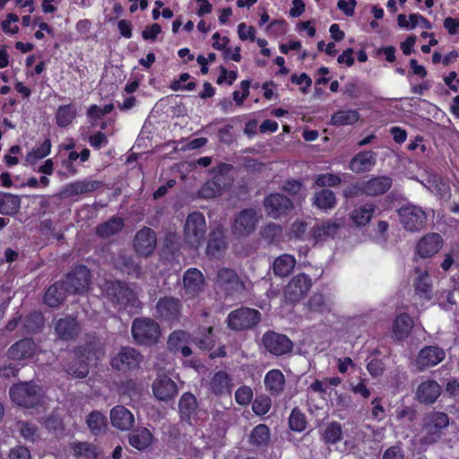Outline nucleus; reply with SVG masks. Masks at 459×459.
I'll list each match as a JSON object with an SVG mask.
<instances>
[{"mask_svg":"<svg viewBox=\"0 0 459 459\" xmlns=\"http://www.w3.org/2000/svg\"><path fill=\"white\" fill-rule=\"evenodd\" d=\"M449 425V417L442 411H430L427 413L421 425V442L424 444L436 443Z\"/></svg>","mask_w":459,"mask_h":459,"instance_id":"f257e3e1","label":"nucleus"},{"mask_svg":"<svg viewBox=\"0 0 459 459\" xmlns=\"http://www.w3.org/2000/svg\"><path fill=\"white\" fill-rule=\"evenodd\" d=\"M206 221L204 215L194 212L187 215L184 226V240L192 248H198L205 239Z\"/></svg>","mask_w":459,"mask_h":459,"instance_id":"f03ea898","label":"nucleus"},{"mask_svg":"<svg viewBox=\"0 0 459 459\" xmlns=\"http://www.w3.org/2000/svg\"><path fill=\"white\" fill-rule=\"evenodd\" d=\"M231 167L221 163L212 169L213 178L207 181L198 191L202 198L212 199L221 195L223 190L230 186V180L228 173Z\"/></svg>","mask_w":459,"mask_h":459,"instance_id":"7ed1b4c3","label":"nucleus"},{"mask_svg":"<svg viewBox=\"0 0 459 459\" xmlns=\"http://www.w3.org/2000/svg\"><path fill=\"white\" fill-rule=\"evenodd\" d=\"M102 291L113 302L125 307H138L139 300L136 293L121 281H106L101 287Z\"/></svg>","mask_w":459,"mask_h":459,"instance_id":"20e7f679","label":"nucleus"},{"mask_svg":"<svg viewBox=\"0 0 459 459\" xmlns=\"http://www.w3.org/2000/svg\"><path fill=\"white\" fill-rule=\"evenodd\" d=\"M131 332L135 342L142 345L155 344L160 336V328L158 323L145 317L134 319Z\"/></svg>","mask_w":459,"mask_h":459,"instance_id":"39448f33","label":"nucleus"},{"mask_svg":"<svg viewBox=\"0 0 459 459\" xmlns=\"http://www.w3.org/2000/svg\"><path fill=\"white\" fill-rule=\"evenodd\" d=\"M262 214L255 208H246L238 212L231 225L232 233L238 238H246L253 234L260 221Z\"/></svg>","mask_w":459,"mask_h":459,"instance_id":"423d86ee","label":"nucleus"},{"mask_svg":"<svg viewBox=\"0 0 459 459\" xmlns=\"http://www.w3.org/2000/svg\"><path fill=\"white\" fill-rule=\"evenodd\" d=\"M12 401L19 406L32 408L41 403L40 388L29 382L13 385L9 391Z\"/></svg>","mask_w":459,"mask_h":459,"instance_id":"0eeeda50","label":"nucleus"},{"mask_svg":"<svg viewBox=\"0 0 459 459\" xmlns=\"http://www.w3.org/2000/svg\"><path fill=\"white\" fill-rule=\"evenodd\" d=\"M260 320L261 314L258 310L241 307L229 314L228 325L232 330L242 331L255 327Z\"/></svg>","mask_w":459,"mask_h":459,"instance_id":"6e6552de","label":"nucleus"},{"mask_svg":"<svg viewBox=\"0 0 459 459\" xmlns=\"http://www.w3.org/2000/svg\"><path fill=\"white\" fill-rule=\"evenodd\" d=\"M291 341L284 334L274 331L264 333L261 339V347L264 351L274 356L287 354L292 350Z\"/></svg>","mask_w":459,"mask_h":459,"instance_id":"1a4fd4ad","label":"nucleus"},{"mask_svg":"<svg viewBox=\"0 0 459 459\" xmlns=\"http://www.w3.org/2000/svg\"><path fill=\"white\" fill-rule=\"evenodd\" d=\"M91 283V273L84 265H79L68 273L64 285L68 293L82 294L89 290Z\"/></svg>","mask_w":459,"mask_h":459,"instance_id":"9d476101","label":"nucleus"},{"mask_svg":"<svg viewBox=\"0 0 459 459\" xmlns=\"http://www.w3.org/2000/svg\"><path fill=\"white\" fill-rule=\"evenodd\" d=\"M401 223L409 231H419L424 228L427 214L419 206L406 205L398 210Z\"/></svg>","mask_w":459,"mask_h":459,"instance_id":"9b49d317","label":"nucleus"},{"mask_svg":"<svg viewBox=\"0 0 459 459\" xmlns=\"http://www.w3.org/2000/svg\"><path fill=\"white\" fill-rule=\"evenodd\" d=\"M216 283L230 296H239L246 290L244 282L238 274L233 270L225 267L218 270Z\"/></svg>","mask_w":459,"mask_h":459,"instance_id":"f8f14e48","label":"nucleus"},{"mask_svg":"<svg viewBox=\"0 0 459 459\" xmlns=\"http://www.w3.org/2000/svg\"><path fill=\"white\" fill-rule=\"evenodd\" d=\"M143 356L132 347H123L111 359L112 367L119 371H129L137 368Z\"/></svg>","mask_w":459,"mask_h":459,"instance_id":"ddd939ff","label":"nucleus"},{"mask_svg":"<svg viewBox=\"0 0 459 459\" xmlns=\"http://www.w3.org/2000/svg\"><path fill=\"white\" fill-rule=\"evenodd\" d=\"M311 287V279L305 273H299L293 277L287 284L284 290V299L295 303L302 299Z\"/></svg>","mask_w":459,"mask_h":459,"instance_id":"4468645a","label":"nucleus"},{"mask_svg":"<svg viewBox=\"0 0 459 459\" xmlns=\"http://www.w3.org/2000/svg\"><path fill=\"white\" fill-rule=\"evenodd\" d=\"M204 276L197 268H189L183 276V295L186 298L197 297L204 290Z\"/></svg>","mask_w":459,"mask_h":459,"instance_id":"2eb2a0df","label":"nucleus"},{"mask_svg":"<svg viewBox=\"0 0 459 459\" xmlns=\"http://www.w3.org/2000/svg\"><path fill=\"white\" fill-rule=\"evenodd\" d=\"M264 210L268 216L278 219L293 208L292 201L281 194H271L264 200Z\"/></svg>","mask_w":459,"mask_h":459,"instance_id":"dca6fc26","label":"nucleus"},{"mask_svg":"<svg viewBox=\"0 0 459 459\" xmlns=\"http://www.w3.org/2000/svg\"><path fill=\"white\" fill-rule=\"evenodd\" d=\"M156 234L153 230L143 227L138 230L134 238V248L143 256L151 255L156 247Z\"/></svg>","mask_w":459,"mask_h":459,"instance_id":"f3484780","label":"nucleus"},{"mask_svg":"<svg viewBox=\"0 0 459 459\" xmlns=\"http://www.w3.org/2000/svg\"><path fill=\"white\" fill-rule=\"evenodd\" d=\"M446 353L437 346H426L422 348L416 358V366L420 371L434 367L445 359Z\"/></svg>","mask_w":459,"mask_h":459,"instance_id":"a211bd4d","label":"nucleus"},{"mask_svg":"<svg viewBox=\"0 0 459 459\" xmlns=\"http://www.w3.org/2000/svg\"><path fill=\"white\" fill-rule=\"evenodd\" d=\"M154 396L160 401H169L178 394L176 383L166 375H159L152 383Z\"/></svg>","mask_w":459,"mask_h":459,"instance_id":"6ab92c4d","label":"nucleus"},{"mask_svg":"<svg viewBox=\"0 0 459 459\" xmlns=\"http://www.w3.org/2000/svg\"><path fill=\"white\" fill-rule=\"evenodd\" d=\"M110 420L114 428L122 431H127L134 426V417L126 407L117 405L110 411Z\"/></svg>","mask_w":459,"mask_h":459,"instance_id":"aec40b11","label":"nucleus"},{"mask_svg":"<svg viewBox=\"0 0 459 459\" xmlns=\"http://www.w3.org/2000/svg\"><path fill=\"white\" fill-rule=\"evenodd\" d=\"M441 394V386L434 380L423 381L416 390V398L421 403H433Z\"/></svg>","mask_w":459,"mask_h":459,"instance_id":"412c9836","label":"nucleus"},{"mask_svg":"<svg viewBox=\"0 0 459 459\" xmlns=\"http://www.w3.org/2000/svg\"><path fill=\"white\" fill-rule=\"evenodd\" d=\"M442 247V238L437 233L424 236L417 245V253L420 257L427 258L437 254Z\"/></svg>","mask_w":459,"mask_h":459,"instance_id":"4be33fe9","label":"nucleus"},{"mask_svg":"<svg viewBox=\"0 0 459 459\" xmlns=\"http://www.w3.org/2000/svg\"><path fill=\"white\" fill-rule=\"evenodd\" d=\"M393 180L387 176H379L363 181V190L366 195L376 196L386 193L392 186Z\"/></svg>","mask_w":459,"mask_h":459,"instance_id":"5701e85b","label":"nucleus"},{"mask_svg":"<svg viewBox=\"0 0 459 459\" xmlns=\"http://www.w3.org/2000/svg\"><path fill=\"white\" fill-rule=\"evenodd\" d=\"M180 301L178 299L166 297L160 299L156 306L157 314L165 320H173L180 312Z\"/></svg>","mask_w":459,"mask_h":459,"instance_id":"b1692460","label":"nucleus"},{"mask_svg":"<svg viewBox=\"0 0 459 459\" xmlns=\"http://www.w3.org/2000/svg\"><path fill=\"white\" fill-rule=\"evenodd\" d=\"M377 162V153L371 151L359 152L350 162V169L355 173L370 170Z\"/></svg>","mask_w":459,"mask_h":459,"instance_id":"393cba45","label":"nucleus"},{"mask_svg":"<svg viewBox=\"0 0 459 459\" xmlns=\"http://www.w3.org/2000/svg\"><path fill=\"white\" fill-rule=\"evenodd\" d=\"M101 186V182L98 180H80L68 184L62 191V195L65 198L77 195L92 192Z\"/></svg>","mask_w":459,"mask_h":459,"instance_id":"a878e982","label":"nucleus"},{"mask_svg":"<svg viewBox=\"0 0 459 459\" xmlns=\"http://www.w3.org/2000/svg\"><path fill=\"white\" fill-rule=\"evenodd\" d=\"M270 439L271 431L265 424L255 426L248 436V443L256 450L266 449Z\"/></svg>","mask_w":459,"mask_h":459,"instance_id":"bb28decb","label":"nucleus"},{"mask_svg":"<svg viewBox=\"0 0 459 459\" xmlns=\"http://www.w3.org/2000/svg\"><path fill=\"white\" fill-rule=\"evenodd\" d=\"M267 392L272 395H280L285 387V377L280 369L269 370L264 379Z\"/></svg>","mask_w":459,"mask_h":459,"instance_id":"cd10ccee","label":"nucleus"},{"mask_svg":"<svg viewBox=\"0 0 459 459\" xmlns=\"http://www.w3.org/2000/svg\"><path fill=\"white\" fill-rule=\"evenodd\" d=\"M178 408L181 418L188 422L196 419L198 405L196 398L190 393H185L179 399Z\"/></svg>","mask_w":459,"mask_h":459,"instance_id":"c85d7f7f","label":"nucleus"},{"mask_svg":"<svg viewBox=\"0 0 459 459\" xmlns=\"http://www.w3.org/2000/svg\"><path fill=\"white\" fill-rule=\"evenodd\" d=\"M36 345L31 339H22L15 342L8 350V355L13 359H24L34 355Z\"/></svg>","mask_w":459,"mask_h":459,"instance_id":"c756f323","label":"nucleus"},{"mask_svg":"<svg viewBox=\"0 0 459 459\" xmlns=\"http://www.w3.org/2000/svg\"><path fill=\"white\" fill-rule=\"evenodd\" d=\"M188 336L183 331L173 332L168 340V348L169 351L180 353L183 357L191 355L192 351L188 347Z\"/></svg>","mask_w":459,"mask_h":459,"instance_id":"7c9ffc66","label":"nucleus"},{"mask_svg":"<svg viewBox=\"0 0 459 459\" xmlns=\"http://www.w3.org/2000/svg\"><path fill=\"white\" fill-rule=\"evenodd\" d=\"M69 448L74 456L82 459H98L100 451L98 447L89 442L73 441Z\"/></svg>","mask_w":459,"mask_h":459,"instance_id":"2f4dec72","label":"nucleus"},{"mask_svg":"<svg viewBox=\"0 0 459 459\" xmlns=\"http://www.w3.org/2000/svg\"><path fill=\"white\" fill-rule=\"evenodd\" d=\"M55 329L58 337L64 340L74 338L80 330L77 322L71 316L60 318L56 324Z\"/></svg>","mask_w":459,"mask_h":459,"instance_id":"473e14b6","label":"nucleus"},{"mask_svg":"<svg viewBox=\"0 0 459 459\" xmlns=\"http://www.w3.org/2000/svg\"><path fill=\"white\" fill-rule=\"evenodd\" d=\"M376 211L374 204H365L356 207L350 214L352 222L358 227H363L369 223Z\"/></svg>","mask_w":459,"mask_h":459,"instance_id":"72a5a7b5","label":"nucleus"},{"mask_svg":"<svg viewBox=\"0 0 459 459\" xmlns=\"http://www.w3.org/2000/svg\"><path fill=\"white\" fill-rule=\"evenodd\" d=\"M415 273L417 274V277L414 281V289L416 294L423 299H430L432 289L429 274L427 271H421L418 268L415 269Z\"/></svg>","mask_w":459,"mask_h":459,"instance_id":"f704fd0d","label":"nucleus"},{"mask_svg":"<svg viewBox=\"0 0 459 459\" xmlns=\"http://www.w3.org/2000/svg\"><path fill=\"white\" fill-rule=\"evenodd\" d=\"M423 185L430 192L436 194L441 198L446 197L450 190L448 183L434 173H430L427 176Z\"/></svg>","mask_w":459,"mask_h":459,"instance_id":"c9c22d12","label":"nucleus"},{"mask_svg":"<svg viewBox=\"0 0 459 459\" xmlns=\"http://www.w3.org/2000/svg\"><path fill=\"white\" fill-rule=\"evenodd\" d=\"M296 265V259L293 255L283 254L275 258L273 270V273L279 277L288 276Z\"/></svg>","mask_w":459,"mask_h":459,"instance_id":"e433bc0d","label":"nucleus"},{"mask_svg":"<svg viewBox=\"0 0 459 459\" xmlns=\"http://www.w3.org/2000/svg\"><path fill=\"white\" fill-rule=\"evenodd\" d=\"M210 389L216 395L230 394L231 383L228 374L223 371L216 372L210 381Z\"/></svg>","mask_w":459,"mask_h":459,"instance_id":"4c0bfd02","label":"nucleus"},{"mask_svg":"<svg viewBox=\"0 0 459 459\" xmlns=\"http://www.w3.org/2000/svg\"><path fill=\"white\" fill-rule=\"evenodd\" d=\"M321 439L326 445L336 444L342 439V428L337 421H332L321 429Z\"/></svg>","mask_w":459,"mask_h":459,"instance_id":"58836bf2","label":"nucleus"},{"mask_svg":"<svg viewBox=\"0 0 459 459\" xmlns=\"http://www.w3.org/2000/svg\"><path fill=\"white\" fill-rule=\"evenodd\" d=\"M86 424L91 433L99 436L107 430V418L99 411H91L86 418Z\"/></svg>","mask_w":459,"mask_h":459,"instance_id":"ea45409f","label":"nucleus"},{"mask_svg":"<svg viewBox=\"0 0 459 459\" xmlns=\"http://www.w3.org/2000/svg\"><path fill=\"white\" fill-rule=\"evenodd\" d=\"M21 208V199L18 195L0 192V213L13 215Z\"/></svg>","mask_w":459,"mask_h":459,"instance_id":"a19ab883","label":"nucleus"},{"mask_svg":"<svg viewBox=\"0 0 459 459\" xmlns=\"http://www.w3.org/2000/svg\"><path fill=\"white\" fill-rule=\"evenodd\" d=\"M397 22L400 27H405L408 29H414L417 26L426 30H430L432 28L431 23L419 13H411L409 17L405 14H399L397 16Z\"/></svg>","mask_w":459,"mask_h":459,"instance_id":"79ce46f5","label":"nucleus"},{"mask_svg":"<svg viewBox=\"0 0 459 459\" xmlns=\"http://www.w3.org/2000/svg\"><path fill=\"white\" fill-rule=\"evenodd\" d=\"M152 432L146 428H141L131 434L129 443L136 449L143 450L152 443Z\"/></svg>","mask_w":459,"mask_h":459,"instance_id":"37998d69","label":"nucleus"},{"mask_svg":"<svg viewBox=\"0 0 459 459\" xmlns=\"http://www.w3.org/2000/svg\"><path fill=\"white\" fill-rule=\"evenodd\" d=\"M313 204L321 210L333 209L336 204L335 195L332 190L321 189L315 193Z\"/></svg>","mask_w":459,"mask_h":459,"instance_id":"c03bdc74","label":"nucleus"},{"mask_svg":"<svg viewBox=\"0 0 459 459\" xmlns=\"http://www.w3.org/2000/svg\"><path fill=\"white\" fill-rule=\"evenodd\" d=\"M65 287L64 281L62 283H56L50 286L45 293L44 302L48 307L58 306L65 299Z\"/></svg>","mask_w":459,"mask_h":459,"instance_id":"a18cd8bd","label":"nucleus"},{"mask_svg":"<svg viewBox=\"0 0 459 459\" xmlns=\"http://www.w3.org/2000/svg\"><path fill=\"white\" fill-rule=\"evenodd\" d=\"M360 117L359 113L353 109H342L333 114L331 124L333 126H347L356 123Z\"/></svg>","mask_w":459,"mask_h":459,"instance_id":"49530a36","label":"nucleus"},{"mask_svg":"<svg viewBox=\"0 0 459 459\" xmlns=\"http://www.w3.org/2000/svg\"><path fill=\"white\" fill-rule=\"evenodd\" d=\"M225 238L221 231L213 232L208 241L206 252L209 255L217 257L226 249Z\"/></svg>","mask_w":459,"mask_h":459,"instance_id":"de8ad7c7","label":"nucleus"},{"mask_svg":"<svg viewBox=\"0 0 459 459\" xmlns=\"http://www.w3.org/2000/svg\"><path fill=\"white\" fill-rule=\"evenodd\" d=\"M51 152V142L46 139L39 146L32 149L25 157V163L34 166L38 160L47 157Z\"/></svg>","mask_w":459,"mask_h":459,"instance_id":"09e8293b","label":"nucleus"},{"mask_svg":"<svg viewBox=\"0 0 459 459\" xmlns=\"http://www.w3.org/2000/svg\"><path fill=\"white\" fill-rule=\"evenodd\" d=\"M76 117V108L73 104L60 106L56 113V122L61 127H66Z\"/></svg>","mask_w":459,"mask_h":459,"instance_id":"8fccbe9b","label":"nucleus"},{"mask_svg":"<svg viewBox=\"0 0 459 459\" xmlns=\"http://www.w3.org/2000/svg\"><path fill=\"white\" fill-rule=\"evenodd\" d=\"M124 227V221L121 218L112 217L108 221L100 224L97 228V233L103 238H108L119 232Z\"/></svg>","mask_w":459,"mask_h":459,"instance_id":"3c124183","label":"nucleus"},{"mask_svg":"<svg viewBox=\"0 0 459 459\" xmlns=\"http://www.w3.org/2000/svg\"><path fill=\"white\" fill-rule=\"evenodd\" d=\"M340 225L335 221H325L313 228V238L315 240H321L325 238L333 237L337 233Z\"/></svg>","mask_w":459,"mask_h":459,"instance_id":"603ef678","label":"nucleus"},{"mask_svg":"<svg viewBox=\"0 0 459 459\" xmlns=\"http://www.w3.org/2000/svg\"><path fill=\"white\" fill-rule=\"evenodd\" d=\"M411 328L412 320L406 314H402L398 316L394 323V333L399 340L406 338L410 333Z\"/></svg>","mask_w":459,"mask_h":459,"instance_id":"864d4df0","label":"nucleus"},{"mask_svg":"<svg viewBox=\"0 0 459 459\" xmlns=\"http://www.w3.org/2000/svg\"><path fill=\"white\" fill-rule=\"evenodd\" d=\"M17 429L20 435L27 441L35 443L40 437L39 429L32 423L27 421H18Z\"/></svg>","mask_w":459,"mask_h":459,"instance_id":"5fc2aeb1","label":"nucleus"},{"mask_svg":"<svg viewBox=\"0 0 459 459\" xmlns=\"http://www.w3.org/2000/svg\"><path fill=\"white\" fill-rule=\"evenodd\" d=\"M282 189L293 197L294 202H301L305 199V190L302 184L298 180L287 181Z\"/></svg>","mask_w":459,"mask_h":459,"instance_id":"6e6d98bb","label":"nucleus"},{"mask_svg":"<svg viewBox=\"0 0 459 459\" xmlns=\"http://www.w3.org/2000/svg\"><path fill=\"white\" fill-rule=\"evenodd\" d=\"M289 424L292 430L300 432L306 428V417L299 409L295 408L290 415Z\"/></svg>","mask_w":459,"mask_h":459,"instance_id":"4d7b16f0","label":"nucleus"},{"mask_svg":"<svg viewBox=\"0 0 459 459\" xmlns=\"http://www.w3.org/2000/svg\"><path fill=\"white\" fill-rule=\"evenodd\" d=\"M281 228L275 223H268L262 230V236L269 242H277L281 237Z\"/></svg>","mask_w":459,"mask_h":459,"instance_id":"13d9d810","label":"nucleus"},{"mask_svg":"<svg viewBox=\"0 0 459 459\" xmlns=\"http://www.w3.org/2000/svg\"><path fill=\"white\" fill-rule=\"evenodd\" d=\"M116 265L122 271L127 273H139V265L136 264L133 258L126 255H120L116 261Z\"/></svg>","mask_w":459,"mask_h":459,"instance_id":"bf43d9fd","label":"nucleus"},{"mask_svg":"<svg viewBox=\"0 0 459 459\" xmlns=\"http://www.w3.org/2000/svg\"><path fill=\"white\" fill-rule=\"evenodd\" d=\"M271 399L266 395L256 397L252 404L253 411L259 416L266 414L271 408Z\"/></svg>","mask_w":459,"mask_h":459,"instance_id":"052dcab7","label":"nucleus"},{"mask_svg":"<svg viewBox=\"0 0 459 459\" xmlns=\"http://www.w3.org/2000/svg\"><path fill=\"white\" fill-rule=\"evenodd\" d=\"M65 371L75 377L83 378L89 374L88 363L84 360L73 365H67Z\"/></svg>","mask_w":459,"mask_h":459,"instance_id":"680f3d73","label":"nucleus"},{"mask_svg":"<svg viewBox=\"0 0 459 459\" xmlns=\"http://www.w3.org/2000/svg\"><path fill=\"white\" fill-rule=\"evenodd\" d=\"M253 398V390L247 385H242L235 393V400L240 405H247Z\"/></svg>","mask_w":459,"mask_h":459,"instance_id":"e2e57ef3","label":"nucleus"},{"mask_svg":"<svg viewBox=\"0 0 459 459\" xmlns=\"http://www.w3.org/2000/svg\"><path fill=\"white\" fill-rule=\"evenodd\" d=\"M308 308L314 312L323 313L328 310L325 298L322 294H314L308 301Z\"/></svg>","mask_w":459,"mask_h":459,"instance_id":"0e129e2a","label":"nucleus"},{"mask_svg":"<svg viewBox=\"0 0 459 459\" xmlns=\"http://www.w3.org/2000/svg\"><path fill=\"white\" fill-rule=\"evenodd\" d=\"M114 108L113 104H107L104 107H99L98 105H91L87 110V116L90 118L99 119L103 116L110 113Z\"/></svg>","mask_w":459,"mask_h":459,"instance_id":"69168bd1","label":"nucleus"},{"mask_svg":"<svg viewBox=\"0 0 459 459\" xmlns=\"http://www.w3.org/2000/svg\"><path fill=\"white\" fill-rule=\"evenodd\" d=\"M341 183V178L333 174H324L317 177L316 186L320 187L335 186Z\"/></svg>","mask_w":459,"mask_h":459,"instance_id":"338daca9","label":"nucleus"},{"mask_svg":"<svg viewBox=\"0 0 459 459\" xmlns=\"http://www.w3.org/2000/svg\"><path fill=\"white\" fill-rule=\"evenodd\" d=\"M9 459H30V452L23 446H16L10 450Z\"/></svg>","mask_w":459,"mask_h":459,"instance_id":"774afa93","label":"nucleus"}]
</instances>
